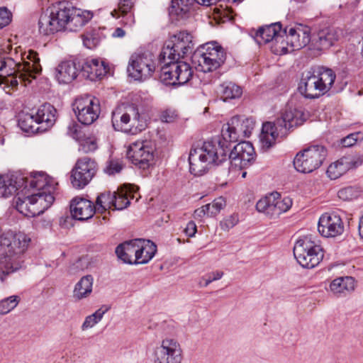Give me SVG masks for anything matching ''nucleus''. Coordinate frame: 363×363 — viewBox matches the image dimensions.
<instances>
[{
  "instance_id": "1",
  "label": "nucleus",
  "mask_w": 363,
  "mask_h": 363,
  "mask_svg": "<svg viewBox=\"0 0 363 363\" xmlns=\"http://www.w3.org/2000/svg\"><path fill=\"white\" fill-rule=\"evenodd\" d=\"M225 145L219 139L205 141L199 147H192L189 156V168L191 174L201 176L213 165H218L226 160Z\"/></svg>"
},
{
  "instance_id": "2",
  "label": "nucleus",
  "mask_w": 363,
  "mask_h": 363,
  "mask_svg": "<svg viewBox=\"0 0 363 363\" xmlns=\"http://www.w3.org/2000/svg\"><path fill=\"white\" fill-rule=\"evenodd\" d=\"M30 242V238L23 233H7L1 240L6 247V255L1 261V270L4 276L15 272L23 266V255Z\"/></svg>"
},
{
  "instance_id": "3",
  "label": "nucleus",
  "mask_w": 363,
  "mask_h": 363,
  "mask_svg": "<svg viewBox=\"0 0 363 363\" xmlns=\"http://www.w3.org/2000/svg\"><path fill=\"white\" fill-rule=\"evenodd\" d=\"M27 67L18 66L13 60H9L0 55V86L8 94L18 90V85L27 86L36 74L26 69Z\"/></svg>"
},
{
  "instance_id": "4",
  "label": "nucleus",
  "mask_w": 363,
  "mask_h": 363,
  "mask_svg": "<svg viewBox=\"0 0 363 363\" xmlns=\"http://www.w3.org/2000/svg\"><path fill=\"white\" fill-rule=\"evenodd\" d=\"M335 77L334 72L329 68L320 67L313 73L307 72L302 76L298 90L306 98H318L331 89Z\"/></svg>"
},
{
  "instance_id": "5",
  "label": "nucleus",
  "mask_w": 363,
  "mask_h": 363,
  "mask_svg": "<svg viewBox=\"0 0 363 363\" xmlns=\"http://www.w3.org/2000/svg\"><path fill=\"white\" fill-rule=\"evenodd\" d=\"M111 123L114 130L133 135L146 126L138 107L133 104L118 106L112 112Z\"/></svg>"
},
{
  "instance_id": "6",
  "label": "nucleus",
  "mask_w": 363,
  "mask_h": 363,
  "mask_svg": "<svg viewBox=\"0 0 363 363\" xmlns=\"http://www.w3.org/2000/svg\"><path fill=\"white\" fill-rule=\"evenodd\" d=\"M294 255L298 264L307 269L315 267L323 258L320 245L311 236H304L296 242Z\"/></svg>"
},
{
  "instance_id": "7",
  "label": "nucleus",
  "mask_w": 363,
  "mask_h": 363,
  "mask_svg": "<svg viewBox=\"0 0 363 363\" xmlns=\"http://www.w3.org/2000/svg\"><path fill=\"white\" fill-rule=\"evenodd\" d=\"M167 60H163L160 78L166 85L177 86L187 83L192 77L193 71L191 66L183 61Z\"/></svg>"
},
{
  "instance_id": "8",
  "label": "nucleus",
  "mask_w": 363,
  "mask_h": 363,
  "mask_svg": "<svg viewBox=\"0 0 363 363\" xmlns=\"http://www.w3.org/2000/svg\"><path fill=\"white\" fill-rule=\"evenodd\" d=\"M201 71L209 72L220 67L226 59V52L217 42L203 45L194 55Z\"/></svg>"
},
{
  "instance_id": "9",
  "label": "nucleus",
  "mask_w": 363,
  "mask_h": 363,
  "mask_svg": "<svg viewBox=\"0 0 363 363\" xmlns=\"http://www.w3.org/2000/svg\"><path fill=\"white\" fill-rule=\"evenodd\" d=\"M194 48L192 35L187 31H179L171 36L160 55V60H175L192 52Z\"/></svg>"
},
{
  "instance_id": "10",
  "label": "nucleus",
  "mask_w": 363,
  "mask_h": 363,
  "mask_svg": "<svg viewBox=\"0 0 363 363\" xmlns=\"http://www.w3.org/2000/svg\"><path fill=\"white\" fill-rule=\"evenodd\" d=\"M0 55L13 60L18 66L27 67V69L38 74L42 71L40 58L36 52L29 50L26 52L21 46L13 47L9 42L3 45L0 49Z\"/></svg>"
},
{
  "instance_id": "11",
  "label": "nucleus",
  "mask_w": 363,
  "mask_h": 363,
  "mask_svg": "<svg viewBox=\"0 0 363 363\" xmlns=\"http://www.w3.org/2000/svg\"><path fill=\"white\" fill-rule=\"evenodd\" d=\"M183 350L177 340L165 337L153 347L151 353L152 363H182Z\"/></svg>"
},
{
  "instance_id": "12",
  "label": "nucleus",
  "mask_w": 363,
  "mask_h": 363,
  "mask_svg": "<svg viewBox=\"0 0 363 363\" xmlns=\"http://www.w3.org/2000/svg\"><path fill=\"white\" fill-rule=\"evenodd\" d=\"M327 155L326 149L322 145H313L296 154L294 165L302 173H310L320 167Z\"/></svg>"
},
{
  "instance_id": "13",
  "label": "nucleus",
  "mask_w": 363,
  "mask_h": 363,
  "mask_svg": "<svg viewBox=\"0 0 363 363\" xmlns=\"http://www.w3.org/2000/svg\"><path fill=\"white\" fill-rule=\"evenodd\" d=\"M74 114L82 124L91 125L101 113L99 100L91 96H80L72 104Z\"/></svg>"
},
{
  "instance_id": "14",
  "label": "nucleus",
  "mask_w": 363,
  "mask_h": 363,
  "mask_svg": "<svg viewBox=\"0 0 363 363\" xmlns=\"http://www.w3.org/2000/svg\"><path fill=\"white\" fill-rule=\"evenodd\" d=\"M156 69V62L151 53L133 55L129 60L128 72L135 80L143 81L151 77Z\"/></svg>"
},
{
  "instance_id": "15",
  "label": "nucleus",
  "mask_w": 363,
  "mask_h": 363,
  "mask_svg": "<svg viewBox=\"0 0 363 363\" xmlns=\"http://www.w3.org/2000/svg\"><path fill=\"white\" fill-rule=\"evenodd\" d=\"M52 204V199L48 195L45 199L34 194L15 198L14 206L21 214L27 217H34L43 213Z\"/></svg>"
},
{
  "instance_id": "16",
  "label": "nucleus",
  "mask_w": 363,
  "mask_h": 363,
  "mask_svg": "<svg viewBox=\"0 0 363 363\" xmlns=\"http://www.w3.org/2000/svg\"><path fill=\"white\" fill-rule=\"evenodd\" d=\"M98 169L96 162L84 157L79 159L71 172L70 182L77 189L84 188L91 181Z\"/></svg>"
},
{
  "instance_id": "17",
  "label": "nucleus",
  "mask_w": 363,
  "mask_h": 363,
  "mask_svg": "<svg viewBox=\"0 0 363 363\" xmlns=\"http://www.w3.org/2000/svg\"><path fill=\"white\" fill-rule=\"evenodd\" d=\"M155 147L151 142L138 140L132 143L127 150V157L140 169H146L153 162Z\"/></svg>"
},
{
  "instance_id": "18",
  "label": "nucleus",
  "mask_w": 363,
  "mask_h": 363,
  "mask_svg": "<svg viewBox=\"0 0 363 363\" xmlns=\"http://www.w3.org/2000/svg\"><path fill=\"white\" fill-rule=\"evenodd\" d=\"M228 157L230 172L241 171L251 165L255 161V149L250 142H240L234 146Z\"/></svg>"
},
{
  "instance_id": "19",
  "label": "nucleus",
  "mask_w": 363,
  "mask_h": 363,
  "mask_svg": "<svg viewBox=\"0 0 363 363\" xmlns=\"http://www.w3.org/2000/svg\"><path fill=\"white\" fill-rule=\"evenodd\" d=\"M318 230L325 238H336L344 233L345 225L337 213H325L319 218Z\"/></svg>"
},
{
  "instance_id": "20",
  "label": "nucleus",
  "mask_w": 363,
  "mask_h": 363,
  "mask_svg": "<svg viewBox=\"0 0 363 363\" xmlns=\"http://www.w3.org/2000/svg\"><path fill=\"white\" fill-rule=\"evenodd\" d=\"M28 182L30 188L37 191H34L32 193L33 194L44 199L50 195L52 199V202L54 201V193L58 184L53 178L45 172H40L33 174Z\"/></svg>"
},
{
  "instance_id": "21",
  "label": "nucleus",
  "mask_w": 363,
  "mask_h": 363,
  "mask_svg": "<svg viewBox=\"0 0 363 363\" xmlns=\"http://www.w3.org/2000/svg\"><path fill=\"white\" fill-rule=\"evenodd\" d=\"M309 117L310 113L303 107L289 108L277 118V123L286 128L288 134L291 129L303 125Z\"/></svg>"
},
{
  "instance_id": "22",
  "label": "nucleus",
  "mask_w": 363,
  "mask_h": 363,
  "mask_svg": "<svg viewBox=\"0 0 363 363\" xmlns=\"http://www.w3.org/2000/svg\"><path fill=\"white\" fill-rule=\"evenodd\" d=\"M286 135V128H283L281 124H278L277 118L274 122L264 123L259 135L262 148L269 149L279 137H285Z\"/></svg>"
},
{
  "instance_id": "23",
  "label": "nucleus",
  "mask_w": 363,
  "mask_h": 363,
  "mask_svg": "<svg viewBox=\"0 0 363 363\" xmlns=\"http://www.w3.org/2000/svg\"><path fill=\"white\" fill-rule=\"evenodd\" d=\"M291 49L293 51L300 50L308 44L311 40V31L308 26L296 25L284 29Z\"/></svg>"
},
{
  "instance_id": "24",
  "label": "nucleus",
  "mask_w": 363,
  "mask_h": 363,
  "mask_svg": "<svg viewBox=\"0 0 363 363\" xmlns=\"http://www.w3.org/2000/svg\"><path fill=\"white\" fill-rule=\"evenodd\" d=\"M94 203L84 198L75 197L70 204L72 216L79 220H85L91 218L96 211Z\"/></svg>"
},
{
  "instance_id": "25",
  "label": "nucleus",
  "mask_w": 363,
  "mask_h": 363,
  "mask_svg": "<svg viewBox=\"0 0 363 363\" xmlns=\"http://www.w3.org/2000/svg\"><path fill=\"white\" fill-rule=\"evenodd\" d=\"M340 37V30L335 28H325L318 32L312 40L314 48L318 50L333 46Z\"/></svg>"
},
{
  "instance_id": "26",
  "label": "nucleus",
  "mask_w": 363,
  "mask_h": 363,
  "mask_svg": "<svg viewBox=\"0 0 363 363\" xmlns=\"http://www.w3.org/2000/svg\"><path fill=\"white\" fill-rule=\"evenodd\" d=\"M72 6L67 1H59L49 7L52 16L61 30L68 28Z\"/></svg>"
},
{
  "instance_id": "27",
  "label": "nucleus",
  "mask_w": 363,
  "mask_h": 363,
  "mask_svg": "<svg viewBox=\"0 0 363 363\" xmlns=\"http://www.w3.org/2000/svg\"><path fill=\"white\" fill-rule=\"evenodd\" d=\"M133 6L132 0H120L118 7L111 11V15L116 18H121V23L123 26L132 27L135 23Z\"/></svg>"
},
{
  "instance_id": "28",
  "label": "nucleus",
  "mask_w": 363,
  "mask_h": 363,
  "mask_svg": "<svg viewBox=\"0 0 363 363\" xmlns=\"http://www.w3.org/2000/svg\"><path fill=\"white\" fill-rule=\"evenodd\" d=\"M79 73L77 64L71 60L63 61L55 69V78L60 84H69L75 79Z\"/></svg>"
},
{
  "instance_id": "29",
  "label": "nucleus",
  "mask_w": 363,
  "mask_h": 363,
  "mask_svg": "<svg viewBox=\"0 0 363 363\" xmlns=\"http://www.w3.org/2000/svg\"><path fill=\"white\" fill-rule=\"evenodd\" d=\"M83 74L91 81L101 79L108 71L105 62L97 58L87 59L82 67Z\"/></svg>"
},
{
  "instance_id": "30",
  "label": "nucleus",
  "mask_w": 363,
  "mask_h": 363,
  "mask_svg": "<svg viewBox=\"0 0 363 363\" xmlns=\"http://www.w3.org/2000/svg\"><path fill=\"white\" fill-rule=\"evenodd\" d=\"M138 243L140 239H135L119 245L116 249L117 257L124 263L135 264V257L138 256Z\"/></svg>"
},
{
  "instance_id": "31",
  "label": "nucleus",
  "mask_w": 363,
  "mask_h": 363,
  "mask_svg": "<svg viewBox=\"0 0 363 363\" xmlns=\"http://www.w3.org/2000/svg\"><path fill=\"white\" fill-rule=\"evenodd\" d=\"M67 29L77 31L86 24L93 17L91 12L72 7Z\"/></svg>"
},
{
  "instance_id": "32",
  "label": "nucleus",
  "mask_w": 363,
  "mask_h": 363,
  "mask_svg": "<svg viewBox=\"0 0 363 363\" xmlns=\"http://www.w3.org/2000/svg\"><path fill=\"white\" fill-rule=\"evenodd\" d=\"M354 279L351 277H341L333 279L329 286V290L333 294L340 296L354 291Z\"/></svg>"
},
{
  "instance_id": "33",
  "label": "nucleus",
  "mask_w": 363,
  "mask_h": 363,
  "mask_svg": "<svg viewBox=\"0 0 363 363\" xmlns=\"http://www.w3.org/2000/svg\"><path fill=\"white\" fill-rule=\"evenodd\" d=\"M35 113L42 130L52 127L56 121V109L50 104L41 106Z\"/></svg>"
},
{
  "instance_id": "34",
  "label": "nucleus",
  "mask_w": 363,
  "mask_h": 363,
  "mask_svg": "<svg viewBox=\"0 0 363 363\" xmlns=\"http://www.w3.org/2000/svg\"><path fill=\"white\" fill-rule=\"evenodd\" d=\"M138 256L135 257V264H144L149 262L157 252V246L150 240L140 239L138 243Z\"/></svg>"
},
{
  "instance_id": "35",
  "label": "nucleus",
  "mask_w": 363,
  "mask_h": 363,
  "mask_svg": "<svg viewBox=\"0 0 363 363\" xmlns=\"http://www.w3.org/2000/svg\"><path fill=\"white\" fill-rule=\"evenodd\" d=\"M281 33V25L279 23H272L260 28L255 34V40L259 44L273 43L276 36Z\"/></svg>"
},
{
  "instance_id": "36",
  "label": "nucleus",
  "mask_w": 363,
  "mask_h": 363,
  "mask_svg": "<svg viewBox=\"0 0 363 363\" xmlns=\"http://www.w3.org/2000/svg\"><path fill=\"white\" fill-rule=\"evenodd\" d=\"M116 194V205L114 210L121 211L126 208L130 203V200L135 198V191L131 185H125L118 188Z\"/></svg>"
},
{
  "instance_id": "37",
  "label": "nucleus",
  "mask_w": 363,
  "mask_h": 363,
  "mask_svg": "<svg viewBox=\"0 0 363 363\" xmlns=\"http://www.w3.org/2000/svg\"><path fill=\"white\" fill-rule=\"evenodd\" d=\"M22 179H18L14 175L3 177L0 184V196L4 198L13 195L22 185Z\"/></svg>"
},
{
  "instance_id": "38",
  "label": "nucleus",
  "mask_w": 363,
  "mask_h": 363,
  "mask_svg": "<svg viewBox=\"0 0 363 363\" xmlns=\"http://www.w3.org/2000/svg\"><path fill=\"white\" fill-rule=\"evenodd\" d=\"M38 28L40 33L43 35H50L60 31L59 26L51 15L49 8L43 12L38 21Z\"/></svg>"
},
{
  "instance_id": "39",
  "label": "nucleus",
  "mask_w": 363,
  "mask_h": 363,
  "mask_svg": "<svg viewBox=\"0 0 363 363\" xmlns=\"http://www.w3.org/2000/svg\"><path fill=\"white\" fill-rule=\"evenodd\" d=\"M94 278L91 275L82 277L75 284L73 290V297L81 300L88 297L92 292Z\"/></svg>"
},
{
  "instance_id": "40",
  "label": "nucleus",
  "mask_w": 363,
  "mask_h": 363,
  "mask_svg": "<svg viewBox=\"0 0 363 363\" xmlns=\"http://www.w3.org/2000/svg\"><path fill=\"white\" fill-rule=\"evenodd\" d=\"M239 125L240 118L235 116L223 126L221 136L225 143L236 142L238 140L240 135L238 130Z\"/></svg>"
},
{
  "instance_id": "41",
  "label": "nucleus",
  "mask_w": 363,
  "mask_h": 363,
  "mask_svg": "<svg viewBox=\"0 0 363 363\" xmlns=\"http://www.w3.org/2000/svg\"><path fill=\"white\" fill-rule=\"evenodd\" d=\"M18 124L23 131L28 133H34L41 129L40 126H39L38 121H37L36 113H21L18 117Z\"/></svg>"
},
{
  "instance_id": "42",
  "label": "nucleus",
  "mask_w": 363,
  "mask_h": 363,
  "mask_svg": "<svg viewBox=\"0 0 363 363\" xmlns=\"http://www.w3.org/2000/svg\"><path fill=\"white\" fill-rule=\"evenodd\" d=\"M274 196V201L272 203V218H276L286 212L292 206V200L289 197L281 198L278 192L272 193Z\"/></svg>"
},
{
  "instance_id": "43",
  "label": "nucleus",
  "mask_w": 363,
  "mask_h": 363,
  "mask_svg": "<svg viewBox=\"0 0 363 363\" xmlns=\"http://www.w3.org/2000/svg\"><path fill=\"white\" fill-rule=\"evenodd\" d=\"M116 194L110 191L100 194L96 201V210L100 213H104L106 210H114L116 205Z\"/></svg>"
},
{
  "instance_id": "44",
  "label": "nucleus",
  "mask_w": 363,
  "mask_h": 363,
  "mask_svg": "<svg viewBox=\"0 0 363 363\" xmlns=\"http://www.w3.org/2000/svg\"><path fill=\"white\" fill-rule=\"evenodd\" d=\"M271 50L273 53L282 55L293 52L290 48L289 41L284 31H281L271 45Z\"/></svg>"
},
{
  "instance_id": "45",
  "label": "nucleus",
  "mask_w": 363,
  "mask_h": 363,
  "mask_svg": "<svg viewBox=\"0 0 363 363\" xmlns=\"http://www.w3.org/2000/svg\"><path fill=\"white\" fill-rule=\"evenodd\" d=\"M194 0H172L169 9L171 15H175L179 18H184L190 11Z\"/></svg>"
},
{
  "instance_id": "46",
  "label": "nucleus",
  "mask_w": 363,
  "mask_h": 363,
  "mask_svg": "<svg viewBox=\"0 0 363 363\" xmlns=\"http://www.w3.org/2000/svg\"><path fill=\"white\" fill-rule=\"evenodd\" d=\"M219 93L224 101L239 98L242 95L241 88L231 82H225L220 85Z\"/></svg>"
},
{
  "instance_id": "47",
  "label": "nucleus",
  "mask_w": 363,
  "mask_h": 363,
  "mask_svg": "<svg viewBox=\"0 0 363 363\" xmlns=\"http://www.w3.org/2000/svg\"><path fill=\"white\" fill-rule=\"evenodd\" d=\"M347 165L342 157L329 165L326 172L327 175L331 179H336L349 171Z\"/></svg>"
},
{
  "instance_id": "48",
  "label": "nucleus",
  "mask_w": 363,
  "mask_h": 363,
  "mask_svg": "<svg viewBox=\"0 0 363 363\" xmlns=\"http://www.w3.org/2000/svg\"><path fill=\"white\" fill-rule=\"evenodd\" d=\"M108 311V308L103 309L102 308L96 310L94 313L86 316L83 322L81 330L86 331L94 328L103 318L104 314Z\"/></svg>"
},
{
  "instance_id": "49",
  "label": "nucleus",
  "mask_w": 363,
  "mask_h": 363,
  "mask_svg": "<svg viewBox=\"0 0 363 363\" xmlns=\"http://www.w3.org/2000/svg\"><path fill=\"white\" fill-rule=\"evenodd\" d=\"M79 144V150L88 153L93 152L97 148L96 140L92 135L86 136L84 133L77 140Z\"/></svg>"
},
{
  "instance_id": "50",
  "label": "nucleus",
  "mask_w": 363,
  "mask_h": 363,
  "mask_svg": "<svg viewBox=\"0 0 363 363\" xmlns=\"http://www.w3.org/2000/svg\"><path fill=\"white\" fill-rule=\"evenodd\" d=\"M274 201V196H272V194H269L257 201L256 208L259 212L264 213L272 218V203Z\"/></svg>"
},
{
  "instance_id": "51",
  "label": "nucleus",
  "mask_w": 363,
  "mask_h": 363,
  "mask_svg": "<svg viewBox=\"0 0 363 363\" xmlns=\"http://www.w3.org/2000/svg\"><path fill=\"white\" fill-rule=\"evenodd\" d=\"M204 206L208 211V217H213L219 213L225 206V200L223 197H218L214 199L212 203Z\"/></svg>"
},
{
  "instance_id": "52",
  "label": "nucleus",
  "mask_w": 363,
  "mask_h": 363,
  "mask_svg": "<svg viewBox=\"0 0 363 363\" xmlns=\"http://www.w3.org/2000/svg\"><path fill=\"white\" fill-rule=\"evenodd\" d=\"M19 302L17 296H11L0 301V313L6 314L16 307Z\"/></svg>"
},
{
  "instance_id": "53",
  "label": "nucleus",
  "mask_w": 363,
  "mask_h": 363,
  "mask_svg": "<svg viewBox=\"0 0 363 363\" xmlns=\"http://www.w3.org/2000/svg\"><path fill=\"white\" fill-rule=\"evenodd\" d=\"M359 196V191L354 186H347L340 189L337 196L342 201H351Z\"/></svg>"
},
{
  "instance_id": "54",
  "label": "nucleus",
  "mask_w": 363,
  "mask_h": 363,
  "mask_svg": "<svg viewBox=\"0 0 363 363\" xmlns=\"http://www.w3.org/2000/svg\"><path fill=\"white\" fill-rule=\"evenodd\" d=\"M89 262L86 258H80L77 259L76 262L72 263L68 269V272L70 274L74 275L77 274L86 269L88 268Z\"/></svg>"
},
{
  "instance_id": "55",
  "label": "nucleus",
  "mask_w": 363,
  "mask_h": 363,
  "mask_svg": "<svg viewBox=\"0 0 363 363\" xmlns=\"http://www.w3.org/2000/svg\"><path fill=\"white\" fill-rule=\"evenodd\" d=\"M82 40L84 45L89 49L95 48L99 43L98 34L94 31L84 33Z\"/></svg>"
},
{
  "instance_id": "56",
  "label": "nucleus",
  "mask_w": 363,
  "mask_h": 363,
  "mask_svg": "<svg viewBox=\"0 0 363 363\" xmlns=\"http://www.w3.org/2000/svg\"><path fill=\"white\" fill-rule=\"evenodd\" d=\"M254 121L252 118H245L242 121L240 120L238 130L240 134H242L244 137H249L254 128Z\"/></svg>"
},
{
  "instance_id": "57",
  "label": "nucleus",
  "mask_w": 363,
  "mask_h": 363,
  "mask_svg": "<svg viewBox=\"0 0 363 363\" xmlns=\"http://www.w3.org/2000/svg\"><path fill=\"white\" fill-rule=\"evenodd\" d=\"M238 221L239 218L238 215H230L220 221V228L224 231H228L230 229L233 228L235 225H237Z\"/></svg>"
},
{
  "instance_id": "58",
  "label": "nucleus",
  "mask_w": 363,
  "mask_h": 363,
  "mask_svg": "<svg viewBox=\"0 0 363 363\" xmlns=\"http://www.w3.org/2000/svg\"><path fill=\"white\" fill-rule=\"evenodd\" d=\"M344 159L348 164V169L357 168L363 164V155L345 156Z\"/></svg>"
},
{
  "instance_id": "59",
  "label": "nucleus",
  "mask_w": 363,
  "mask_h": 363,
  "mask_svg": "<svg viewBox=\"0 0 363 363\" xmlns=\"http://www.w3.org/2000/svg\"><path fill=\"white\" fill-rule=\"evenodd\" d=\"M123 167V164L120 160H112L108 162L105 172L109 175H113L119 173Z\"/></svg>"
},
{
  "instance_id": "60",
  "label": "nucleus",
  "mask_w": 363,
  "mask_h": 363,
  "mask_svg": "<svg viewBox=\"0 0 363 363\" xmlns=\"http://www.w3.org/2000/svg\"><path fill=\"white\" fill-rule=\"evenodd\" d=\"M67 134L76 140H78L82 138L84 133H82L81 127L77 123L72 122L67 128Z\"/></svg>"
},
{
  "instance_id": "61",
  "label": "nucleus",
  "mask_w": 363,
  "mask_h": 363,
  "mask_svg": "<svg viewBox=\"0 0 363 363\" xmlns=\"http://www.w3.org/2000/svg\"><path fill=\"white\" fill-rule=\"evenodd\" d=\"M360 140V133H354L348 135L341 140V144L343 147H351Z\"/></svg>"
},
{
  "instance_id": "62",
  "label": "nucleus",
  "mask_w": 363,
  "mask_h": 363,
  "mask_svg": "<svg viewBox=\"0 0 363 363\" xmlns=\"http://www.w3.org/2000/svg\"><path fill=\"white\" fill-rule=\"evenodd\" d=\"M11 13L6 8H0V28H2L11 22Z\"/></svg>"
},
{
  "instance_id": "63",
  "label": "nucleus",
  "mask_w": 363,
  "mask_h": 363,
  "mask_svg": "<svg viewBox=\"0 0 363 363\" xmlns=\"http://www.w3.org/2000/svg\"><path fill=\"white\" fill-rule=\"evenodd\" d=\"M177 115L175 111L166 110L162 113L160 120L164 123H172L177 118Z\"/></svg>"
},
{
  "instance_id": "64",
  "label": "nucleus",
  "mask_w": 363,
  "mask_h": 363,
  "mask_svg": "<svg viewBox=\"0 0 363 363\" xmlns=\"http://www.w3.org/2000/svg\"><path fill=\"white\" fill-rule=\"evenodd\" d=\"M223 276V272L221 271L213 272L207 275L208 278L205 281L204 286H207L212 281L219 280Z\"/></svg>"
}]
</instances>
